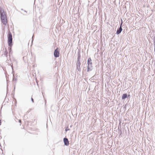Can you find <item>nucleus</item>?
<instances>
[{
	"instance_id": "nucleus-12",
	"label": "nucleus",
	"mask_w": 155,
	"mask_h": 155,
	"mask_svg": "<svg viewBox=\"0 0 155 155\" xmlns=\"http://www.w3.org/2000/svg\"><path fill=\"white\" fill-rule=\"evenodd\" d=\"M155 39V36L154 37V42H153V44L154 45V51L155 52V41H154V39Z\"/></svg>"
},
{
	"instance_id": "nucleus-16",
	"label": "nucleus",
	"mask_w": 155,
	"mask_h": 155,
	"mask_svg": "<svg viewBox=\"0 0 155 155\" xmlns=\"http://www.w3.org/2000/svg\"><path fill=\"white\" fill-rule=\"evenodd\" d=\"M31 101H32V102L33 103H34V100L32 97L31 98Z\"/></svg>"
},
{
	"instance_id": "nucleus-5",
	"label": "nucleus",
	"mask_w": 155,
	"mask_h": 155,
	"mask_svg": "<svg viewBox=\"0 0 155 155\" xmlns=\"http://www.w3.org/2000/svg\"><path fill=\"white\" fill-rule=\"evenodd\" d=\"M63 141L65 145L68 146L69 145V141L68 138L66 137L64 138Z\"/></svg>"
},
{
	"instance_id": "nucleus-21",
	"label": "nucleus",
	"mask_w": 155,
	"mask_h": 155,
	"mask_svg": "<svg viewBox=\"0 0 155 155\" xmlns=\"http://www.w3.org/2000/svg\"><path fill=\"white\" fill-rule=\"evenodd\" d=\"M21 10H23V9H21Z\"/></svg>"
},
{
	"instance_id": "nucleus-10",
	"label": "nucleus",
	"mask_w": 155,
	"mask_h": 155,
	"mask_svg": "<svg viewBox=\"0 0 155 155\" xmlns=\"http://www.w3.org/2000/svg\"><path fill=\"white\" fill-rule=\"evenodd\" d=\"M13 80L14 81H15V82H16L17 80V79L15 77L14 74L13 75Z\"/></svg>"
},
{
	"instance_id": "nucleus-11",
	"label": "nucleus",
	"mask_w": 155,
	"mask_h": 155,
	"mask_svg": "<svg viewBox=\"0 0 155 155\" xmlns=\"http://www.w3.org/2000/svg\"><path fill=\"white\" fill-rule=\"evenodd\" d=\"M80 58H81V55H80V54H78L77 59L79 60V59H80Z\"/></svg>"
},
{
	"instance_id": "nucleus-20",
	"label": "nucleus",
	"mask_w": 155,
	"mask_h": 155,
	"mask_svg": "<svg viewBox=\"0 0 155 155\" xmlns=\"http://www.w3.org/2000/svg\"><path fill=\"white\" fill-rule=\"evenodd\" d=\"M33 37H32V40H33Z\"/></svg>"
},
{
	"instance_id": "nucleus-1",
	"label": "nucleus",
	"mask_w": 155,
	"mask_h": 155,
	"mask_svg": "<svg viewBox=\"0 0 155 155\" xmlns=\"http://www.w3.org/2000/svg\"><path fill=\"white\" fill-rule=\"evenodd\" d=\"M0 14L1 21L3 24L6 25L7 23L6 14L3 10L0 7Z\"/></svg>"
},
{
	"instance_id": "nucleus-18",
	"label": "nucleus",
	"mask_w": 155,
	"mask_h": 155,
	"mask_svg": "<svg viewBox=\"0 0 155 155\" xmlns=\"http://www.w3.org/2000/svg\"><path fill=\"white\" fill-rule=\"evenodd\" d=\"M1 120H0V125H1Z\"/></svg>"
},
{
	"instance_id": "nucleus-8",
	"label": "nucleus",
	"mask_w": 155,
	"mask_h": 155,
	"mask_svg": "<svg viewBox=\"0 0 155 155\" xmlns=\"http://www.w3.org/2000/svg\"><path fill=\"white\" fill-rule=\"evenodd\" d=\"M127 94H123L122 96V100L125 99L127 98Z\"/></svg>"
},
{
	"instance_id": "nucleus-13",
	"label": "nucleus",
	"mask_w": 155,
	"mask_h": 155,
	"mask_svg": "<svg viewBox=\"0 0 155 155\" xmlns=\"http://www.w3.org/2000/svg\"><path fill=\"white\" fill-rule=\"evenodd\" d=\"M81 64V62H80V59H77V64Z\"/></svg>"
},
{
	"instance_id": "nucleus-3",
	"label": "nucleus",
	"mask_w": 155,
	"mask_h": 155,
	"mask_svg": "<svg viewBox=\"0 0 155 155\" xmlns=\"http://www.w3.org/2000/svg\"><path fill=\"white\" fill-rule=\"evenodd\" d=\"M92 60L90 58H88L87 60V72H89L91 71L93 69V66H92Z\"/></svg>"
},
{
	"instance_id": "nucleus-6",
	"label": "nucleus",
	"mask_w": 155,
	"mask_h": 155,
	"mask_svg": "<svg viewBox=\"0 0 155 155\" xmlns=\"http://www.w3.org/2000/svg\"><path fill=\"white\" fill-rule=\"evenodd\" d=\"M122 31V27H120L119 28L117 29L116 32V34L117 35L120 34Z\"/></svg>"
},
{
	"instance_id": "nucleus-4",
	"label": "nucleus",
	"mask_w": 155,
	"mask_h": 155,
	"mask_svg": "<svg viewBox=\"0 0 155 155\" xmlns=\"http://www.w3.org/2000/svg\"><path fill=\"white\" fill-rule=\"evenodd\" d=\"M59 51L58 48L56 49L54 52V56L55 58H58L59 56Z\"/></svg>"
},
{
	"instance_id": "nucleus-2",
	"label": "nucleus",
	"mask_w": 155,
	"mask_h": 155,
	"mask_svg": "<svg viewBox=\"0 0 155 155\" xmlns=\"http://www.w3.org/2000/svg\"><path fill=\"white\" fill-rule=\"evenodd\" d=\"M8 43L9 47L8 48L9 52L10 53L11 51L12 46V34L9 31L8 35Z\"/></svg>"
},
{
	"instance_id": "nucleus-15",
	"label": "nucleus",
	"mask_w": 155,
	"mask_h": 155,
	"mask_svg": "<svg viewBox=\"0 0 155 155\" xmlns=\"http://www.w3.org/2000/svg\"><path fill=\"white\" fill-rule=\"evenodd\" d=\"M122 24H123V21H122V20H121V24L120 25V27H122Z\"/></svg>"
},
{
	"instance_id": "nucleus-7",
	"label": "nucleus",
	"mask_w": 155,
	"mask_h": 155,
	"mask_svg": "<svg viewBox=\"0 0 155 155\" xmlns=\"http://www.w3.org/2000/svg\"><path fill=\"white\" fill-rule=\"evenodd\" d=\"M77 69L78 70V71H79L80 72L81 71V68H80V65L81 64H77Z\"/></svg>"
},
{
	"instance_id": "nucleus-14",
	"label": "nucleus",
	"mask_w": 155,
	"mask_h": 155,
	"mask_svg": "<svg viewBox=\"0 0 155 155\" xmlns=\"http://www.w3.org/2000/svg\"><path fill=\"white\" fill-rule=\"evenodd\" d=\"M70 130V129H69L68 127H67L66 128L65 130L66 132H67V131H68V130Z\"/></svg>"
},
{
	"instance_id": "nucleus-17",
	"label": "nucleus",
	"mask_w": 155,
	"mask_h": 155,
	"mask_svg": "<svg viewBox=\"0 0 155 155\" xmlns=\"http://www.w3.org/2000/svg\"><path fill=\"white\" fill-rule=\"evenodd\" d=\"M19 122L20 123V124H21V120H19Z\"/></svg>"
},
{
	"instance_id": "nucleus-9",
	"label": "nucleus",
	"mask_w": 155,
	"mask_h": 155,
	"mask_svg": "<svg viewBox=\"0 0 155 155\" xmlns=\"http://www.w3.org/2000/svg\"><path fill=\"white\" fill-rule=\"evenodd\" d=\"M8 54V52L7 51L6 49H5V51H4V55H5L6 57H7V56H8L7 54Z\"/></svg>"
},
{
	"instance_id": "nucleus-19",
	"label": "nucleus",
	"mask_w": 155,
	"mask_h": 155,
	"mask_svg": "<svg viewBox=\"0 0 155 155\" xmlns=\"http://www.w3.org/2000/svg\"><path fill=\"white\" fill-rule=\"evenodd\" d=\"M24 12H25L27 13V12H26V11H25V10H24Z\"/></svg>"
}]
</instances>
